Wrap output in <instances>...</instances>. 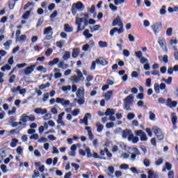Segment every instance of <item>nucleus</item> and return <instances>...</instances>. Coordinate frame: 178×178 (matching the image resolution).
<instances>
[{
    "instance_id": "1",
    "label": "nucleus",
    "mask_w": 178,
    "mask_h": 178,
    "mask_svg": "<svg viewBox=\"0 0 178 178\" xmlns=\"http://www.w3.org/2000/svg\"><path fill=\"white\" fill-rule=\"evenodd\" d=\"M123 109L124 111H131V106H133V103L134 102V95L131 94L127 97L123 99Z\"/></svg>"
},
{
    "instance_id": "2",
    "label": "nucleus",
    "mask_w": 178,
    "mask_h": 178,
    "mask_svg": "<svg viewBox=\"0 0 178 178\" xmlns=\"http://www.w3.org/2000/svg\"><path fill=\"white\" fill-rule=\"evenodd\" d=\"M75 24L78 26L77 33H79V31H83V30L86 29V26L88 24V19L76 17L75 19Z\"/></svg>"
},
{
    "instance_id": "3",
    "label": "nucleus",
    "mask_w": 178,
    "mask_h": 178,
    "mask_svg": "<svg viewBox=\"0 0 178 178\" xmlns=\"http://www.w3.org/2000/svg\"><path fill=\"white\" fill-rule=\"evenodd\" d=\"M84 9H86L84 4H83L81 1H78L77 3H74L72 4L71 10H72V15L74 16L76 15V13H77V10H79V12H83Z\"/></svg>"
},
{
    "instance_id": "4",
    "label": "nucleus",
    "mask_w": 178,
    "mask_h": 178,
    "mask_svg": "<svg viewBox=\"0 0 178 178\" xmlns=\"http://www.w3.org/2000/svg\"><path fill=\"white\" fill-rule=\"evenodd\" d=\"M44 35H46L44 38L45 41H49V40H51L52 38V34H54V32H52V27L48 26L45 28L43 31Z\"/></svg>"
},
{
    "instance_id": "5",
    "label": "nucleus",
    "mask_w": 178,
    "mask_h": 178,
    "mask_svg": "<svg viewBox=\"0 0 178 178\" xmlns=\"http://www.w3.org/2000/svg\"><path fill=\"white\" fill-rule=\"evenodd\" d=\"M153 130V133H154V134H156L158 140H159V141H162V140H163V138H165V136H163V134L162 133V130L158 127H154L152 128Z\"/></svg>"
},
{
    "instance_id": "6",
    "label": "nucleus",
    "mask_w": 178,
    "mask_h": 178,
    "mask_svg": "<svg viewBox=\"0 0 178 178\" xmlns=\"http://www.w3.org/2000/svg\"><path fill=\"white\" fill-rule=\"evenodd\" d=\"M151 29L153 30L155 35L162 30V23L156 22L151 26Z\"/></svg>"
},
{
    "instance_id": "7",
    "label": "nucleus",
    "mask_w": 178,
    "mask_h": 178,
    "mask_svg": "<svg viewBox=\"0 0 178 178\" xmlns=\"http://www.w3.org/2000/svg\"><path fill=\"white\" fill-rule=\"evenodd\" d=\"M136 136L140 137V141H147L148 137L147 134L143 130L135 131Z\"/></svg>"
},
{
    "instance_id": "8",
    "label": "nucleus",
    "mask_w": 178,
    "mask_h": 178,
    "mask_svg": "<svg viewBox=\"0 0 178 178\" xmlns=\"http://www.w3.org/2000/svg\"><path fill=\"white\" fill-rule=\"evenodd\" d=\"M56 102L57 104H60L63 106H67L69 104H70V101L65 100V99H62L60 97H58L56 99Z\"/></svg>"
},
{
    "instance_id": "9",
    "label": "nucleus",
    "mask_w": 178,
    "mask_h": 178,
    "mask_svg": "<svg viewBox=\"0 0 178 178\" xmlns=\"http://www.w3.org/2000/svg\"><path fill=\"white\" fill-rule=\"evenodd\" d=\"M158 44H159L160 47L162 49H165V48H166V40H165V38L163 37L159 38Z\"/></svg>"
},
{
    "instance_id": "10",
    "label": "nucleus",
    "mask_w": 178,
    "mask_h": 178,
    "mask_svg": "<svg viewBox=\"0 0 178 178\" xmlns=\"http://www.w3.org/2000/svg\"><path fill=\"white\" fill-rule=\"evenodd\" d=\"M112 26L113 27H116V26H119L121 27L123 26V22H122V19H120V17L117 16L116 18L113 20Z\"/></svg>"
},
{
    "instance_id": "11",
    "label": "nucleus",
    "mask_w": 178,
    "mask_h": 178,
    "mask_svg": "<svg viewBox=\"0 0 178 178\" xmlns=\"http://www.w3.org/2000/svg\"><path fill=\"white\" fill-rule=\"evenodd\" d=\"M166 106H168V108H176V106H177V102L172 101V99L168 98L167 99Z\"/></svg>"
},
{
    "instance_id": "12",
    "label": "nucleus",
    "mask_w": 178,
    "mask_h": 178,
    "mask_svg": "<svg viewBox=\"0 0 178 178\" xmlns=\"http://www.w3.org/2000/svg\"><path fill=\"white\" fill-rule=\"evenodd\" d=\"M96 63L97 65H101L102 66H106V65H108V61H106L105 58L99 57L96 60Z\"/></svg>"
},
{
    "instance_id": "13",
    "label": "nucleus",
    "mask_w": 178,
    "mask_h": 178,
    "mask_svg": "<svg viewBox=\"0 0 178 178\" xmlns=\"http://www.w3.org/2000/svg\"><path fill=\"white\" fill-rule=\"evenodd\" d=\"M34 67H35V65L27 67L24 70V74H26V76H29V74H31L33 72H34Z\"/></svg>"
},
{
    "instance_id": "14",
    "label": "nucleus",
    "mask_w": 178,
    "mask_h": 178,
    "mask_svg": "<svg viewBox=\"0 0 178 178\" xmlns=\"http://www.w3.org/2000/svg\"><path fill=\"white\" fill-rule=\"evenodd\" d=\"M128 141H132L133 144H137V143L140 141V138L137 136H134V134H132L128 137Z\"/></svg>"
},
{
    "instance_id": "15",
    "label": "nucleus",
    "mask_w": 178,
    "mask_h": 178,
    "mask_svg": "<svg viewBox=\"0 0 178 178\" xmlns=\"http://www.w3.org/2000/svg\"><path fill=\"white\" fill-rule=\"evenodd\" d=\"M35 113L40 114V115H46L48 112L47 108L42 109V108H37L34 110Z\"/></svg>"
},
{
    "instance_id": "16",
    "label": "nucleus",
    "mask_w": 178,
    "mask_h": 178,
    "mask_svg": "<svg viewBox=\"0 0 178 178\" xmlns=\"http://www.w3.org/2000/svg\"><path fill=\"white\" fill-rule=\"evenodd\" d=\"M85 130L88 131V135L89 137V139L92 141L94 140V135L92 134V131L91 130V127H85Z\"/></svg>"
},
{
    "instance_id": "17",
    "label": "nucleus",
    "mask_w": 178,
    "mask_h": 178,
    "mask_svg": "<svg viewBox=\"0 0 178 178\" xmlns=\"http://www.w3.org/2000/svg\"><path fill=\"white\" fill-rule=\"evenodd\" d=\"M131 134H133V132H131V130L125 129L122 131L123 138H129Z\"/></svg>"
},
{
    "instance_id": "18",
    "label": "nucleus",
    "mask_w": 178,
    "mask_h": 178,
    "mask_svg": "<svg viewBox=\"0 0 178 178\" xmlns=\"http://www.w3.org/2000/svg\"><path fill=\"white\" fill-rule=\"evenodd\" d=\"M115 113V109L108 108L106 109L105 112V115L111 117V116H113Z\"/></svg>"
},
{
    "instance_id": "19",
    "label": "nucleus",
    "mask_w": 178,
    "mask_h": 178,
    "mask_svg": "<svg viewBox=\"0 0 178 178\" xmlns=\"http://www.w3.org/2000/svg\"><path fill=\"white\" fill-rule=\"evenodd\" d=\"M76 95L78 98L84 97V89H78V90L76 92Z\"/></svg>"
},
{
    "instance_id": "20",
    "label": "nucleus",
    "mask_w": 178,
    "mask_h": 178,
    "mask_svg": "<svg viewBox=\"0 0 178 178\" xmlns=\"http://www.w3.org/2000/svg\"><path fill=\"white\" fill-rule=\"evenodd\" d=\"M171 120L173 126H176V123L177 122V116L175 113H171Z\"/></svg>"
},
{
    "instance_id": "21",
    "label": "nucleus",
    "mask_w": 178,
    "mask_h": 178,
    "mask_svg": "<svg viewBox=\"0 0 178 178\" xmlns=\"http://www.w3.org/2000/svg\"><path fill=\"white\" fill-rule=\"evenodd\" d=\"M112 95H113V91L108 90L104 95L106 101H110L111 97H112Z\"/></svg>"
},
{
    "instance_id": "22",
    "label": "nucleus",
    "mask_w": 178,
    "mask_h": 178,
    "mask_svg": "<svg viewBox=\"0 0 178 178\" xmlns=\"http://www.w3.org/2000/svg\"><path fill=\"white\" fill-rule=\"evenodd\" d=\"M76 73L77 74V77L80 81H84V76H83V73L79 70H76Z\"/></svg>"
},
{
    "instance_id": "23",
    "label": "nucleus",
    "mask_w": 178,
    "mask_h": 178,
    "mask_svg": "<svg viewBox=\"0 0 178 178\" xmlns=\"http://www.w3.org/2000/svg\"><path fill=\"white\" fill-rule=\"evenodd\" d=\"M20 122H22L23 123H27V121L29 120V115H27L26 113H24L20 119Z\"/></svg>"
},
{
    "instance_id": "24",
    "label": "nucleus",
    "mask_w": 178,
    "mask_h": 178,
    "mask_svg": "<svg viewBox=\"0 0 178 178\" xmlns=\"http://www.w3.org/2000/svg\"><path fill=\"white\" fill-rule=\"evenodd\" d=\"M31 14V10L26 11L24 14L22 15V19H24V20H27Z\"/></svg>"
},
{
    "instance_id": "25",
    "label": "nucleus",
    "mask_w": 178,
    "mask_h": 178,
    "mask_svg": "<svg viewBox=\"0 0 178 178\" xmlns=\"http://www.w3.org/2000/svg\"><path fill=\"white\" fill-rule=\"evenodd\" d=\"M18 143L19 140L16 138H13L10 145L12 148H15V147H17Z\"/></svg>"
},
{
    "instance_id": "26",
    "label": "nucleus",
    "mask_w": 178,
    "mask_h": 178,
    "mask_svg": "<svg viewBox=\"0 0 178 178\" xmlns=\"http://www.w3.org/2000/svg\"><path fill=\"white\" fill-rule=\"evenodd\" d=\"M51 87V83L47 82L46 84H42L39 86L40 90H45V88H49Z\"/></svg>"
},
{
    "instance_id": "27",
    "label": "nucleus",
    "mask_w": 178,
    "mask_h": 178,
    "mask_svg": "<svg viewBox=\"0 0 178 178\" xmlns=\"http://www.w3.org/2000/svg\"><path fill=\"white\" fill-rule=\"evenodd\" d=\"M58 67L60 69H67V67H69V65L65 64L63 61H60L58 64Z\"/></svg>"
},
{
    "instance_id": "28",
    "label": "nucleus",
    "mask_w": 178,
    "mask_h": 178,
    "mask_svg": "<svg viewBox=\"0 0 178 178\" xmlns=\"http://www.w3.org/2000/svg\"><path fill=\"white\" fill-rule=\"evenodd\" d=\"M64 30L66 33H72L73 31V28L70 27L69 24H66L64 25Z\"/></svg>"
},
{
    "instance_id": "29",
    "label": "nucleus",
    "mask_w": 178,
    "mask_h": 178,
    "mask_svg": "<svg viewBox=\"0 0 178 178\" xmlns=\"http://www.w3.org/2000/svg\"><path fill=\"white\" fill-rule=\"evenodd\" d=\"M96 127H97V131H98V133H101V131H102V130H104V125H102L99 122H97L96 124Z\"/></svg>"
},
{
    "instance_id": "30",
    "label": "nucleus",
    "mask_w": 178,
    "mask_h": 178,
    "mask_svg": "<svg viewBox=\"0 0 178 178\" xmlns=\"http://www.w3.org/2000/svg\"><path fill=\"white\" fill-rule=\"evenodd\" d=\"M83 35L86 38H91V37H92V34L90 33V31L88 29H86L83 31Z\"/></svg>"
},
{
    "instance_id": "31",
    "label": "nucleus",
    "mask_w": 178,
    "mask_h": 178,
    "mask_svg": "<svg viewBox=\"0 0 178 178\" xmlns=\"http://www.w3.org/2000/svg\"><path fill=\"white\" fill-rule=\"evenodd\" d=\"M59 62V58H56L53 60H51L49 62V66H54V65H56Z\"/></svg>"
},
{
    "instance_id": "32",
    "label": "nucleus",
    "mask_w": 178,
    "mask_h": 178,
    "mask_svg": "<svg viewBox=\"0 0 178 178\" xmlns=\"http://www.w3.org/2000/svg\"><path fill=\"white\" fill-rule=\"evenodd\" d=\"M62 91H64V92H66L67 91H70L72 90V86H63L61 88Z\"/></svg>"
},
{
    "instance_id": "33",
    "label": "nucleus",
    "mask_w": 178,
    "mask_h": 178,
    "mask_svg": "<svg viewBox=\"0 0 178 178\" xmlns=\"http://www.w3.org/2000/svg\"><path fill=\"white\" fill-rule=\"evenodd\" d=\"M12 69V67L10 65L6 64V65L3 66L1 68V72H6V70H10Z\"/></svg>"
},
{
    "instance_id": "34",
    "label": "nucleus",
    "mask_w": 178,
    "mask_h": 178,
    "mask_svg": "<svg viewBox=\"0 0 178 178\" xmlns=\"http://www.w3.org/2000/svg\"><path fill=\"white\" fill-rule=\"evenodd\" d=\"M16 4V1L15 0H11L9 2V8L10 10H13V8H15V5Z\"/></svg>"
},
{
    "instance_id": "35",
    "label": "nucleus",
    "mask_w": 178,
    "mask_h": 178,
    "mask_svg": "<svg viewBox=\"0 0 178 178\" xmlns=\"http://www.w3.org/2000/svg\"><path fill=\"white\" fill-rule=\"evenodd\" d=\"M99 46L100 48H106L108 47V43L101 40L99 42Z\"/></svg>"
},
{
    "instance_id": "36",
    "label": "nucleus",
    "mask_w": 178,
    "mask_h": 178,
    "mask_svg": "<svg viewBox=\"0 0 178 178\" xmlns=\"http://www.w3.org/2000/svg\"><path fill=\"white\" fill-rule=\"evenodd\" d=\"M160 15L162 16L166 15V6H163L160 10Z\"/></svg>"
},
{
    "instance_id": "37",
    "label": "nucleus",
    "mask_w": 178,
    "mask_h": 178,
    "mask_svg": "<svg viewBox=\"0 0 178 178\" xmlns=\"http://www.w3.org/2000/svg\"><path fill=\"white\" fill-rule=\"evenodd\" d=\"M134 118H136V115L133 113H128V115L127 116V119L128 120H133V119H134Z\"/></svg>"
},
{
    "instance_id": "38",
    "label": "nucleus",
    "mask_w": 178,
    "mask_h": 178,
    "mask_svg": "<svg viewBox=\"0 0 178 178\" xmlns=\"http://www.w3.org/2000/svg\"><path fill=\"white\" fill-rule=\"evenodd\" d=\"M143 165H145L146 168H149V166L151 165V162L149 161V160L148 159H145L143 160Z\"/></svg>"
},
{
    "instance_id": "39",
    "label": "nucleus",
    "mask_w": 178,
    "mask_h": 178,
    "mask_svg": "<svg viewBox=\"0 0 178 178\" xmlns=\"http://www.w3.org/2000/svg\"><path fill=\"white\" fill-rule=\"evenodd\" d=\"M63 116H65V112H63V113H61L60 114L58 115V118L57 120V123L58 124L60 123L61 122H63L62 120Z\"/></svg>"
},
{
    "instance_id": "40",
    "label": "nucleus",
    "mask_w": 178,
    "mask_h": 178,
    "mask_svg": "<svg viewBox=\"0 0 178 178\" xmlns=\"http://www.w3.org/2000/svg\"><path fill=\"white\" fill-rule=\"evenodd\" d=\"M154 91L156 92V94H159L160 92L159 88H161L159 86V84L158 83H155L154 85Z\"/></svg>"
},
{
    "instance_id": "41",
    "label": "nucleus",
    "mask_w": 178,
    "mask_h": 178,
    "mask_svg": "<svg viewBox=\"0 0 178 178\" xmlns=\"http://www.w3.org/2000/svg\"><path fill=\"white\" fill-rule=\"evenodd\" d=\"M88 119H91V113H87L85 114V116L83 118L84 122H88Z\"/></svg>"
},
{
    "instance_id": "42",
    "label": "nucleus",
    "mask_w": 178,
    "mask_h": 178,
    "mask_svg": "<svg viewBox=\"0 0 178 178\" xmlns=\"http://www.w3.org/2000/svg\"><path fill=\"white\" fill-rule=\"evenodd\" d=\"M124 2H126V0H114V3L116 6L122 5V3H124Z\"/></svg>"
},
{
    "instance_id": "43",
    "label": "nucleus",
    "mask_w": 178,
    "mask_h": 178,
    "mask_svg": "<svg viewBox=\"0 0 178 178\" xmlns=\"http://www.w3.org/2000/svg\"><path fill=\"white\" fill-rule=\"evenodd\" d=\"M86 152L87 154L88 158H92V153H91V149H90L89 147H86Z\"/></svg>"
},
{
    "instance_id": "44",
    "label": "nucleus",
    "mask_w": 178,
    "mask_h": 178,
    "mask_svg": "<svg viewBox=\"0 0 178 178\" xmlns=\"http://www.w3.org/2000/svg\"><path fill=\"white\" fill-rule=\"evenodd\" d=\"M69 58H70V52L66 51L65 54L63 56V59H64V60H67Z\"/></svg>"
},
{
    "instance_id": "45",
    "label": "nucleus",
    "mask_w": 178,
    "mask_h": 178,
    "mask_svg": "<svg viewBox=\"0 0 178 178\" xmlns=\"http://www.w3.org/2000/svg\"><path fill=\"white\" fill-rule=\"evenodd\" d=\"M72 81H74V83H79L80 81V79L77 76V75H74L71 77Z\"/></svg>"
},
{
    "instance_id": "46",
    "label": "nucleus",
    "mask_w": 178,
    "mask_h": 178,
    "mask_svg": "<svg viewBox=\"0 0 178 178\" xmlns=\"http://www.w3.org/2000/svg\"><path fill=\"white\" fill-rule=\"evenodd\" d=\"M36 70H38V72H42L43 70V73H47V70L45 68H44V67L42 65H40L36 68Z\"/></svg>"
},
{
    "instance_id": "47",
    "label": "nucleus",
    "mask_w": 178,
    "mask_h": 178,
    "mask_svg": "<svg viewBox=\"0 0 178 178\" xmlns=\"http://www.w3.org/2000/svg\"><path fill=\"white\" fill-rule=\"evenodd\" d=\"M147 175H148V177L147 178H154V177H156V175H155V173H154V172L149 170L147 172Z\"/></svg>"
},
{
    "instance_id": "48",
    "label": "nucleus",
    "mask_w": 178,
    "mask_h": 178,
    "mask_svg": "<svg viewBox=\"0 0 178 178\" xmlns=\"http://www.w3.org/2000/svg\"><path fill=\"white\" fill-rule=\"evenodd\" d=\"M71 113L74 116H77L80 113V109L75 108L74 111L71 112Z\"/></svg>"
},
{
    "instance_id": "49",
    "label": "nucleus",
    "mask_w": 178,
    "mask_h": 178,
    "mask_svg": "<svg viewBox=\"0 0 178 178\" xmlns=\"http://www.w3.org/2000/svg\"><path fill=\"white\" fill-rule=\"evenodd\" d=\"M149 120L154 121L155 120V113H154L152 111H150L149 113Z\"/></svg>"
},
{
    "instance_id": "50",
    "label": "nucleus",
    "mask_w": 178,
    "mask_h": 178,
    "mask_svg": "<svg viewBox=\"0 0 178 178\" xmlns=\"http://www.w3.org/2000/svg\"><path fill=\"white\" fill-rule=\"evenodd\" d=\"M172 33H173V29L168 28L166 31V35H168V37H171Z\"/></svg>"
},
{
    "instance_id": "51",
    "label": "nucleus",
    "mask_w": 178,
    "mask_h": 178,
    "mask_svg": "<svg viewBox=\"0 0 178 178\" xmlns=\"http://www.w3.org/2000/svg\"><path fill=\"white\" fill-rule=\"evenodd\" d=\"M79 99L77 100V102L79 105H83L86 102V100H84V97H78Z\"/></svg>"
},
{
    "instance_id": "52",
    "label": "nucleus",
    "mask_w": 178,
    "mask_h": 178,
    "mask_svg": "<svg viewBox=\"0 0 178 178\" xmlns=\"http://www.w3.org/2000/svg\"><path fill=\"white\" fill-rule=\"evenodd\" d=\"M43 23H44V18L38 19V23L36 24V27H40V26L42 25Z\"/></svg>"
},
{
    "instance_id": "53",
    "label": "nucleus",
    "mask_w": 178,
    "mask_h": 178,
    "mask_svg": "<svg viewBox=\"0 0 178 178\" xmlns=\"http://www.w3.org/2000/svg\"><path fill=\"white\" fill-rule=\"evenodd\" d=\"M163 163V159L162 158L159 159L157 161H155V165L156 166H159Z\"/></svg>"
},
{
    "instance_id": "54",
    "label": "nucleus",
    "mask_w": 178,
    "mask_h": 178,
    "mask_svg": "<svg viewBox=\"0 0 178 178\" xmlns=\"http://www.w3.org/2000/svg\"><path fill=\"white\" fill-rule=\"evenodd\" d=\"M135 56L139 59H141L143 58V52H141V51L135 52Z\"/></svg>"
},
{
    "instance_id": "55",
    "label": "nucleus",
    "mask_w": 178,
    "mask_h": 178,
    "mask_svg": "<svg viewBox=\"0 0 178 178\" xmlns=\"http://www.w3.org/2000/svg\"><path fill=\"white\" fill-rule=\"evenodd\" d=\"M132 151L134 152V154L135 155H141V153L140 152V150L137 149V147L132 148Z\"/></svg>"
},
{
    "instance_id": "56",
    "label": "nucleus",
    "mask_w": 178,
    "mask_h": 178,
    "mask_svg": "<svg viewBox=\"0 0 178 178\" xmlns=\"http://www.w3.org/2000/svg\"><path fill=\"white\" fill-rule=\"evenodd\" d=\"M101 29V25H95L93 26V29L91 31V33H94V31H98Z\"/></svg>"
},
{
    "instance_id": "57",
    "label": "nucleus",
    "mask_w": 178,
    "mask_h": 178,
    "mask_svg": "<svg viewBox=\"0 0 178 178\" xmlns=\"http://www.w3.org/2000/svg\"><path fill=\"white\" fill-rule=\"evenodd\" d=\"M15 80H16V75L13 74L10 76L9 79V83L12 84V83H15Z\"/></svg>"
},
{
    "instance_id": "58",
    "label": "nucleus",
    "mask_w": 178,
    "mask_h": 178,
    "mask_svg": "<svg viewBox=\"0 0 178 178\" xmlns=\"http://www.w3.org/2000/svg\"><path fill=\"white\" fill-rule=\"evenodd\" d=\"M63 44H65L64 41H58L56 42V45L58 48H62L63 47Z\"/></svg>"
},
{
    "instance_id": "59",
    "label": "nucleus",
    "mask_w": 178,
    "mask_h": 178,
    "mask_svg": "<svg viewBox=\"0 0 178 178\" xmlns=\"http://www.w3.org/2000/svg\"><path fill=\"white\" fill-rule=\"evenodd\" d=\"M72 56L74 58H77V56H79V49H74L72 51Z\"/></svg>"
},
{
    "instance_id": "60",
    "label": "nucleus",
    "mask_w": 178,
    "mask_h": 178,
    "mask_svg": "<svg viewBox=\"0 0 178 178\" xmlns=\"http://www.w3.org/2000/svg\"><path fill=\"white\" fill-rule=\"evenodd\" d=\"M52 52H54V50H52V49L49 48L48 49L46 52H45V55L47 56H51V55L52 54Z\"/></svg>"
},
{
    "instance_id": "61",
    "label": "nucleus",
    "mask_w": 178,
    "mask_h": 178,
    "mask_svg": "<svg viewBox=\"0 0 178 178\" xmlns=\"http://www.w3.org/2000/svg\"><path fill=\"white\" fill-rule=\"evenodd\" d=\"M49 98V93H46L43 95L42 101L43 102H47Z\"/></svg>"
},
{
    "instance_id": "62",
    "label": "nucleus",
    "mask_w": 178,
    "mask_h": 178,
    "mask_svg": "<svg viewBox=\"0 0 178 178\" xmlns=\"http://www.w3.org/2000/svg\"><path fill=\"white\" fill-rule=\"evenodd\" d=\"M151 81H152V79L151 78H148L147 79H146V82H145V86L146 87H151Z\"/></svg>"
},
{
    "instance_id": "63",
    "label": "nucleus",
    "mask_w": 178,
    "mask_h": 178,
    "mask_svg": "<svg viewBox=\"0 0 178 178\" xmlns=\"http://www.w3.org/2000/svg\"><path fill=\"white\" fill-rule=\"evenodd\" d=\"M168 177V178H175V172L173 170L169 171Z\"/></svg>"
},
{
    "instance_id": "64",
    "label": "nucleus",
    "mask_w": 178,
    "mask_h": 178,
    "mask_svg": "<svg viewBox=\"0 0 178 178\" xmlns=\"http://www.w3.org/2000/svg\"><path fill=\"white\" fill-rule=\"evenodd\" d=\"M165 168H166L167 170H171V169H172V164H170V163L166 162L165 163Z\"/></svg>"
}]
</instances>
